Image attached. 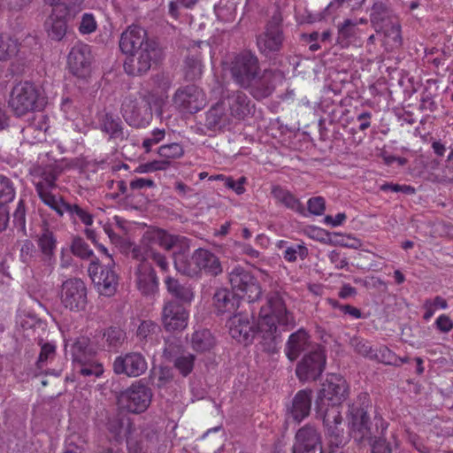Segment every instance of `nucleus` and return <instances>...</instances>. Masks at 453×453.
<instances>
[{
	"label": "nucleus",
	"instance_id": "obj_54",
	"mask_svg": "<svg viewBox=\"0 0 453 453\" xmlns=\"http://www.w3.org/2000/svg\"><path fill=\"white\" fill-rule=\"evenodd\" d=\"M160 331V326L157 323L151 320H144L137 329V337L141 341H148L152 339L153 335L157 334Z\"/></svg>",
	"mask_w": 453,
	"mask_h": 453
},
{
	"label": "nucleus",
	"instance_id": "obj_28",
	"mask_svg": "<svg viewBox=\"0 0 453 453\" xmlns=\"http://www.w3.org/2000/svg\"><path fill=\"white\" fill-rule=\"evenodd\" d=\"M50 209L55 211L60 217L64 216V214H67L74 224L80 221L88 226L94 222V216L88 211L80 206L78 203L66 202L62 196H59V199Z\"/></svg>",
	"mask_w": 453,
	"mask_h": 453
},
{
	"label": "nucleus",
	"instance_id": "obj_12",
	"mask_svg": "<svg viewBox=\"0 0 453 453\" xmlns=\"http://www.w3.org/2000/svg\"><path fill=\"white\" fill-rule=\"evenodd\" d=\"M58 174L59 171L52 165L37 167L33 173V182L37 195L43 203L50 208L59 199V196L52 194V190L57 188L56 180H58Z\"/></svg>",
	"mask_w": 453,
	"mask_h": 453
},
{
	"label": "nucleus",
	"instance_id": "obj_34",
	"mask_svg": "<svg viewBox=\"0 0 453 453\" xmlns=\"http://www.w3.org/2000/svg\"><path fill=\"white\" fill-rule=\"evenodd\" d=\"M311 343L308 332L301 328L289 335L285 348L286 356L290 361H295L301 353L310 349Z\"/></svg>",
	"mask_w": 453,
	"mask_h": 453
},
{
	"label": "nucleus",
	"instance_id": "obj_55",
	"mask_svg": "<svg viewBox=\"0 0 453 453\" xmlns=\"http://www.w3.org/2000/svg\"><path fill=\"white\" fill-rule=\"evenodd\" d=\"M72 253L82 259H88L93 255V251L81 237H75L71 245Z\"/></svg>",
	"mask_w": 453,
	"mask_h": 453
},
{
	"label": "nucleus",
	"instance_id": "obj_64",
	"mask_svg": "<svg viewBox=\"0 0 453 453\" xmlns=\"http://www.w3.org/2000/svg\"><path fill=\"white\" fill-rule=\"evenodd\" d=\"M307 204L309 211L314 215L323 214L326 209L325 199L321 196L310 198Z\"/></svg>",
	"mask_w": 453,
	"mask_h": 453
},
{
	"label": "nucleus",
	"instance_id": "obj_11",
	"mask_svg": "<svg viewBox=\"0 0 453 453\" xmlns=\"http://www.w3.org/2000/svg\"><path fill=\"white\" fill-rule=\"evenodd\" d=\"M283 41L282 16L280 12H275L267 22L265 32L257 37V45L259 51L268 57L280 50Z\"/></svg>",
	"mask_w": 453,
	"mask_h": 453
},
{
	"label": "nucleus",
	"instance_id": "obj_21",
	"mask_svg": "<svg viewBox=\"0 0 453 453\" xmlns=\"http://www.w3.org/2000/svg\"><path fill=\"white\" fill-rule=\"evenodd\" d=\"M91 62L90 46L82 42L76 43L67 57L70 71L77 77L84 78L89 73Z\"/></svg>",
	"mask_w": 453,
	"mask_h": 453
},
{
	"label": "nucleus",
	"instance_id": "obj_10",
	"mask_svg": "<svg viewBox=\"0 0 453 453\" xmlns=\"http://www.w3.org/2000/svg\"><path fill=\"white\" fill-rule=\"evenodd\" d=\"M228 279L234 293L249 303L257 301L262 294L261 287L251 273L242 266H235L228 273Z\"/></svg>",
	"mask_w": 453,
	"mask_h": 453
},
{
	"label": "nucleus",
	"instance_id": "obj_2",
	"mask_svg": "<svg viewBox=\"0 0 453 453\" xmlns=\"http://www.w3.org/2000/svg\"><path fill=\"white\" fill-rule=\"evenodd\" d=\"M372 408L367 393H360L349 404L347 422L350 437L359 445H366L376 438L385 435L388 422L380 415H375L371 420L368 411Z\"/></svg>",
	"mask_w": 453,
	"mask_h": 453
},
{
	"label": "nucleus",
	"instance_id": "obj_24",
	"mask_svg": "<svg viewBox=\"0 0 453 453\" xmlns=\"http://www.w3.org/2000/svg\"><path fill=\"white\" fill-rule=\"evenodd\" d=\"M146 237L166 251L177 249V252L188 250L189 247L188 239L185 236L172 234L161 228H155L146 233Z\"/></svg>",
	"mask_w": 453,
	"mask_h": 453
},
{
	"label": "nucleus",
	"instance_id": "obj_1",
	"mask_svg": "<svg viewBox=\"0 0 453 453\" xmlns=\"http://www.w3.org/2000/svg\"><path fill=\"white\" fill-rule=\"evenodd\" d=\"M228 71L238 86L248 89L256 99L269 96L274 90V72L261 70L257 57L251 51H242L229 63Z\"/></svg>",
	"mask_w": 453,
	"mask_h": 453
},
{
	"label": "nucleus",
	"instance_id": "obj_29",
	"mask_svg": "<svg viewBox=\"0 0 453 453\" xmlns=\"http://www.w3.org/2000/svg\"><path fill=\"white\" fill-rule=\"evenodd\" d=\"M194 260L198 267V277L203 273L206 275L216 277L223 272L219 258L209 250L196 249L194 251Z\"/></svg>",
	"mask_w": 453,
	"mask_h": 453
},
{
	"label": "nucleus",
	"instance_id": "obj_53",
	"mask_svg": "<svg viewBox=\"0 0 453 453\" xmlns=\"http://www.w3.org/2000/svg\"><path fill=\"white\" fill-rule=\"evenodd\" d=\"M195 356L190 353L181 354L173 360L176 369L184 376H188L194 368Z\"/></svg>",
	"mask_w": 453,
	"mask_h": 453
},
{
	"label": "nucleus",
	"instance_id": "obj_48",
	"mask_svg": "<svg viewBox=\"0 0 453 453\" xmlns=\"http://www.w3.org/2000/svg\"><path fill=\"white\" fill-rule=\"evenodd\" d=\"M106 347L109 350L118 349L127 338L126 332L119 326H110L103 334Z\"/></svg>",
	"mask_w": 453,
	"mask_h": 453
},
{
	"label": "nucleus",
	"instance_id": "obj_5",
	"mask_svg": "<svg viewBox=\"0 0 453 453\" xmlns=\"http://www.w3.org/2000/svg\"><path fill=\"white\" fill-rule=\"evenodd\" d=\"M349 395V386L347 380L340 374L331 373L326 376L318 393L316 400L317 412H322L328 406H337L341 410V404Z\"/></svg>",
	"mask_w": 453,
	"mask_h": 453
},
{
	"label": "nucleus",
	"instance_id": "obj_41",
	"mask_svg": "<svg viewBox=\"0 0 453 453\" xmlns=\"http://www.w3.org/2000/svg\"><path fill=\"white\" fill-rule=\"evenodd\" d=\"M128 418L114 416L110 418L107 422V429L116 441H120L123 436L127 438L130 430L134 428Z\"/></svg>",
	"mask_w": 453,
	"mask_h": 453
},
{
	"label": "nucleus",
	"instance_id": "obj_6",
	"mask_svg": "<svg viewBox=\"0 0 453 453\" xmlns=\"http://www.w3.org/2000/svg\"><path fill=\"white\" fill-rule=\"evenodd\" d=\"M10 69L14 74L24 73L33 61V55L19 41L8 35L0 34V62L12 60Z\"/></svg>",
	"mask_w": 453,
	"mask_h": 453
},
{
	"label": "nucleus",
	"instance_id": "obj_33",
	"mask_svg": "<svg viewBox=\"0 0 453 453\" xmlns=\"http://www.w3.org/2000/svg\"><path fill=\"white\" fill-rule=\"evenodd\" d=\"M312 400V390L303 389L299 390L292 400V405L288 409V414L290 417L297 422H301L303 419L310 415Z\"/></svg>",
	"mask_w": 453,
	"mask_h": 453
},
{
	"label": "nucleus",
	"instance_id": "obj_4",
	"mask_svg": "<svg viewBox=\"0 0 453 453\" xmlns=\"http://www.w3.org/2000/svg\"><path fill=\"white\" fill-rule=\"evenodd\" d=\"M45 104L38 87L30 81H20L11 90L8 106L13 115L21 118L41 110Z\"/></svg>",
	"mask_w": 453,
	"mask_h": 453
},
{
	"label": "nucleus",
	"instance_id": "obj_26",
	"mask_svg": "<svg viewBox=\"0 0 453 453\" xmlns=\"http://www.w3.org/2000/svg\"><path fill=\"white\" fill-rule=\"evenodd\" d=\"M128 453H148L157 442V435L153 430H140L134 427L126 438Z\"/></svg>",
	"mask_w": 453,
	"mask_h": 453
},
{
	"label": "nucleus",
	"instance_id": "obj_16",
	"mask_svg": "<svg viewBox=\"0 0 453 453\" xmlns=\"http://www.w3.org/2000/svg\"><path fill=\"white\" fill-rule=\"evenodd\" d=\"M61 303L72 311H80L87 304V288L85 283L77 278L68 279L61 288Z\"/></svg>",
	"mask_w": 453,
	"mask_h": 453
},
{
	"label": "nucleus",
	"instance_id": "obj_7",
	"mask_svg": "<svg viewBox=\"0 0 453 453\" xmlns=\"http://www.w3.org/2000/svg\"><path fill=\"white\" fill-rule=\"evenodd\" d=\"M152 396L151 388L144 380H139L120 393L119 402L129 412L138 414L148 409Z\"/></svg>",
	"mask_w": 453,
	"mask_h": 453
},
{
	"label": "nucleus",
	"instance_id": "obj_46",
	"mask_svg": "<svg viewBox=\"0 0 453 453\" xmlns=\"http://www.w3.org/2000/svg\"><path fill=\"white\" fill-rule=\"evenodd\" d=\"M38 246L45 257L50 259L54 256L57 247V239L52 231L43 227L38 236Z\"/></svg>",
	"mask_w": 453,
	"mask_h": 453
},
{
	"label": "nucleus",
	"instance_id": "obj_51",
	"mask_svg": "<svg viewBox=\"0 0 453 453\" xmlns=\"http://www.w3.org/2000/svg\"><path fill=\"white\" fill-rule=\"evenodd\" d=\"M372 360H376L385 365L397 366L399 357H397L387 346H380L379 348L374 349Z\"/></svg>",
	"mask_w": 453,
	"mask_h": 453
},
{
	"label": "nucleus",
	"instance_id": "obj_61",
	"mask_svg": "<svg viewBox=\"0 0 453 453\" xmlns=\"http://www.w3.org/2000/svg\"><path fill=\"white\" fill-rule=\"evenodd\" d=\"M149 260L153 261L162 272H167L169 269L166 257L154 248L151 249V251H149Z\"/></svg>",
	"mask_w": 453,
	"mask_h": 453
},
{
	"label": "nucleus",
	"instance_id": "obj_32",
	"mask_svg": "<svg viewBox=\"0 0 453 453\" xmlns=\"http://www.w3.org/2000/svg\"><path fill=\"white\" fill-rule=\"evenodd\" d=\"M48 36L54 41H61L67 33L68 25L65 10L55 9L44 23Z\"/></svg>",
	"mask_w": 453,
	"mask_h": 453
},
{
	"label": "nucleus",
	"instance_id": "obj_47",
	"mask_svg": "<svg viewBox=\"0 0 453 453\" xmlns=\"http://www.w3.org/2000/svg\"><path fill=\"white\" fill-rule=\"evenodd\" d=\"M203 73L201 56L198 53L187 56L184 64L185 78L188 81L199 79Z\"/></svg>",
	"mask_w": 453,
	"mask_h": 453
},
{
	"label": "nucleus",
	"instance_id": "obj_35",
	"mask_svg": "<svg viewBox=\"0 0 453 453\" xmlns=\"http://www.w3.org/2000/svg\"><path fill=\"white\" fill-rule=\"evenodd\" d=\"M73 370L80 380L83 379L88 381H95L104 373L103 365L95 357L73 363Z\"/></svg>",
	"mask_w": 453,
	"mask_h": 453
},
{
	"label": "nucleus",
	"instance_id": "obj_36",
	"mask_svg": "<svg viewBox=\"0 0 453 453\" xmlns=\"http://www.w3.org/2000/svg\"><path fill=\"white\" fill-rule=\"evenodd\" d=\"M239 296L230 290L221 288L216 291L213 296L214 306L219 313H231L236 311L239 306Z\"/></svg>",
	"mask_w": 453,
	"mask_h": 453
},
{
	"label": "nucleus",
	"instance_id": "obj_62",
	"mask_svg": "<svg viewBox=\"0 0 453 453\" xmlns=\"http://www.w3.org/2000/svg\"><path fill=\"white\" fill-rule=\"evenodd\" d=\"M437 109V104L434 100L433 95L427 90L421 94L419 110L425 111L434 112Z\"/></svg>",
	"mask_w": 453,
	"mask_h": 453
},
{
	"label": "nucleus",
	"instance_id": "obj_19",
	"mask_svg": "<svg viewBox=\"0 0 453 453\" xmlns=\"http://www.w3.org/2000/svg\"><path fill=\"white\" fill-rule=\"evenodd\" d=\"M188 313L178 301L165 302L162 311V324L168 332L182 331L188 326Z\"/></svg>",
	"mask_w": 453,
	"mask_h": 453
},
{
	"label": "nucleus",
	"instance_id": "obj_38",
	"mask_svg": "<svg viewBox=\"0 0 453 453\" xmlns=\"http://www.w3.org/2000/svg\"><path fill=\"white\" fill-rule=\"evenodd\" d=\"M396 19L397 17L394 15L392 10L384 3L378 1L373 4L371 10L370 20L375 29L382 28L384 25Z\"/></svg>",
	"mask_w": 453,
	"mask_h": 453
},
{
	"label": "nucleus",
	"instance_id": "obj_13",
	"mask_svg": "<svg viewBox=\"0 0 453 453\" xmlns=\"http://www.w3.org/2000/svg\"><path fill=\"white\" fill-rule=\"evenodd\" d=\"M326 357L324 350L316 346L303 356L296 368V374L301 381H313L320 377L326 368Z\"/></svg>",
	"mask_w": 453,
	"mask_h": 453
},
{
	"label": "nucleus",
	"instance_id": "obj_3",
	"mask_svg": "<svg viewBox=\"0 0 453 453\" xmlns=\"http://www.w3.org/2000/svg\"><path fill=\"white\" fill-rule=\"evenodd\" d=\"M277 323L282 326L294 327V314L288 310L283 295L273 291L266 296V303L260 309L256 334L267 342H275L279 336Z\"/></svg>",
	"mask_w": 453,
	"mask_h": 453
},
{
	"label": "nucleus",
	"instance_id": "obj_45",
	"mask_svg": "<svg viewBox=\"0 0 453 453\" xmlns=\"http://www.w3.org/2000/svg\"><path fill=\"white\" fill-rule=\"evenodd\" d=\"M191 345L196 351H209L214 347L215 339L208 329L197 330L192 334Z\"/></svg>",
	"mask_w": 453,
	"mask_h": 453
},
{
	"label": "nucleus",
	"instance_id": "obj_14",
	"mask_svg": "<svg viewBox=\"0 0 453 453\" xmlns=\"http://www.w3.org/2000/svg\"><path fill=\"white\" fill-rule=\"evenodd\" d=\"M112 260L107 265H100L91 263L88 267L90 278L100 295L111 296L115 294L119 284V277L113 269Z\"/></svg>",
	"mask_w": 453,
	"mask_h": 453
},
{
	"label": "nucleus",
	"instance_id": "obj_59",
	"mask_svg": "<svg viewBox=\"0 0 453 453\" xmlns=\"http://www.w3.org/2000/svg\"><path fill=\"white\" fill-rule=\"evenodd\" d=\"M151 249L152 247L148 244H134L128 257L138 261L139 264L150 263L149 251H151Z\"/></svg>",
	"mask_w": 453,
	"mask_h": 453
},
{
	"label": "nucleus",
	"instance_id": "obj_58",
	"mask_svg": "<svg viewBox=\"0 0 453 453\" xmlns=\"http://www.w3.org/2000/svg\"><path fill=\"white\" fill-rule=\"evenodd\" d=\"M12 216L14 226L26 234V208L23 200L19 201Z\"/></svg>",
	"mask_w": 453,
	"mask_h": 453
},
{
	"label": "nucleus",
	"instance_id": "obj_20",
	"mask_svg": "<svg viewBox=\"0 0 453 453\" xmlns=\"http://www.w3.org/2000/svg\"><path fill=\"white\" fill-rule=\"evenodd\" d=\"M116 374L128 377H138L147 370L145 357L139 352H129L115 358L112 365Z\"/></svg>",
	"mask_w": 453,
	"mask_h": 453
},
{
	"label": "nucleus",
	"instance_id": "obj_30",
	"mask_svg": "<svg viewBox=\"0 0 453 453\" xmlns=\"http://www.w3.org/2000/svg\"><path fill=\"white\" fill-rule=\"evenodd\" d=\"M135 283L142 295H152L158 289L156 271L150 263L138 264L135 272Z\"/></svg>",
	"mask_w": 453,
	"mask_h": 453
},
{
	"label": "nucleus",
	"instance_id": "obj_25",
	"mask_svg": "<svg viewBox=\"0 0 453 453\" xmlns=\"http://www.w3.org/2000/svg\"><path fill=\"white\" fill-rule=\"evenodd\" d=\"M149 43L155 42L148 39L147 33L142 27L130 26L121 34L119 48L124 54L129 56Z\"/></svg>",
	"mask_w": 453,
	"mask_h": 453
},
{
	"label": "nucleus",
	"instance_id": "obj_17",
	"mask_svg": "<svg viewBox=\"0 0 453 453\" xmlns=\"http://www.w3.org/2000/svg\"><path fill=\"white\" fill-rule=\"evenodd\" d=\"M322 417L325 426L326 444L332 446H344L345 437L342 428V411L337 406H327L324 411L318 412Z\"/></svg>",
	"mask_w": 453,
	"mask_h": 453
},
{
	"label": "nucleus",
	"instance_id": "obj_9",
	"mask_svg": "<svg viewBox=\"0 0 453 453\" xmlns=\"http://www.w3.org/2000/svg\"><path fill=\"white\" fill-rule=\"evenodd\" d=\"M161 55V49L156 42L146 44L138 51L127 56L124 63L125 72L132 76L143 75L157 63Z\"/></svg>",
	"mask_w": 453,
	"mask_h": 453
},
{
	"label": "nucleus",
	"instance_id": "obj_37",
	"mask_svg": "<svg viewBox=\"0 0 453 453\" xmlns=\"http://www.w3.org/2000/svg\"><path fill=\"white\" fill-rule=\"evenodd\" d=\"M225 110L226 108L221 101L213 105L206 112L205 126L211 130H216L228 125L230 117Z\"/></svg>",
	"mask_w": 453,
	"mask_h": 453
},
{
	"label": "nucleus",
	"instance_id": "obj_50",
	"mask_svg": "<svg viewBox=\"0 0 453 453\" xmlns=\"http://www.w3.org/2000/svg\"><path fill=\"white\" fill-rule=\"evenodd\" d=\"M308 249L303 243H296L290 246H286L283 250V258L288 262H296L297 257L302 260L308 257Z\"/></svg>",
	"mask_w": 453,
	"mask_h": 453
},
{
	"label": "nucleus",
	"instance_id": "obj_39",
	"mask_svg": "<svg viewBox=\"0 0 453 453\" xmlns=\"http://www.w3.org/2000/svg\"><path fill=\"white\" fill-rule=\"evenodd\" d=\"M165 283L167 291L181 304L189 303L193 300L194 293L190 287L180 284L178 280L171 276L165 278Z\"/></svg>",
	"mask_w": 453,
	"mask_h": 453
},
{
	"label": "nucleus",
	"instance_id": "obj_56",
	"mask_svg": "<svg viewBox=\"0 0 453 453\" xmlns=\"http://www.w3.org/2000/svg\"><path fill=\"white\" fill-rule=\"evenodd\" d=\"M357 22L348 19L342 24L338 26V37L337 42L342 43L344 41L353 37L356 34Z\"/></svg>",
	"mask_w": 453,
	"mask_h": 453
},
{
	"label": "nucleus",
	"instance_id": "obj_18",
	"mask_svg": "<svg viewBox=\"0 0 453 453\" xmlns=\"http://www.w3.org/2000/svg\"><path fill=\"white\" fill-rule=\"evenodd\" d=\"M292 453H323L321 434L315 426L307 424L297 430Z\"/></svg>",
	"mask_w": 453,
	"mask_h": 453
},
{
	"label": "nucleus",
	"instance_id": "obj_52",
	"mask_svg": "<svg viewBox=\"0 0 453 453\" xmlns=\"http://www.w3.org/2000/svg\"><path fill=\"white\" fill-rule=\"evenodd\" d=\"M15 197V188L12 181L0 174V203L6 205Z\"/></svg>",
	"mask_w": 453,
	"mask_h": 453
},
{
	"label": "nucleus",
	"instance_id": "obj_63",
	"mask_svg": "<svg viewBox=\"0 0 453 453\" xmlns=\"http://www.w3.org/2000/svg\"><path fill=\"white\" fill-rule=\"evenodd\" d=\"M372 447V453H391L392 449L388 442H387L385 435L381 438H376L374 441L367 443Z\"/></svg>",
	"mask_w": 453,
	"mask_h": 453
},
{
	"label": "nucleus",
	"instance_id": "obj_60",
	"mask_svg": "<svg viewBox=\"0 0 453 453\" xmlns=\"http://www.w3.org/2000/svg\"><path fill=\"white\" fill-rule=\"evenodd\" d=\"M97 24L91 13H84L81 17L78 30L81 35H89L96 30Z\"/></svg>",
	"mask_w": 453,
	"mask_h": 453
},
{
	"label": "nucleus",
	"instance_id": "obj_27",
	"mask_svg": "<svg viewBox=\"0 0 453 453\" xmlns=\"http://www.w3.org/2000/svg\"><path fill=\"white\" fill-rule=\"evenodd\" d=\"M229 334L244 344L250 343L256 334L254 323L248 314H236L228 320Z\"/></svg>",
	"mask_w": 453,
	"mask_h": 453
},
{
	"label": "nucleus",
	"instance_id": "obj_42",
	"mask_svg": "<svg viewBox=\"0 0 453 453\" xmlns=\"http://www.w3.org/2000/svg\"><path fill=\"white\" fill-rule=\"evenodd\" d=\"M384 35V43L391 48H398L402 44L401 26L398 19H393L390 23L383 26L382 28L376 29Z\"/></svg>",
	"mask_w": 453,
	"mask_h": 453
},
{
	"label": "nucleus",
	"instance_id": "obj_43",
	"mask_svg": "<svg viewBox=\"0 0 453 453\" xmlns=\"http://www.w3.org/2000/svg\"><path fill=\"white\" fill-rule=\"evenodd\" d=\"M71 352L73 363L93 357L95 355L90 339L87 336L76 338L71 346Z\"/></svg>",
	"mask_w": 453,
	"mask_h": 453
},
{
	"label": "nucleus",
	"instance_id": "obj_22",
	"mask_svg": "<svg viewBox=\"0 0 453 453\" xmlns=\"http://www.w3.org/2000/svg\"><path fill=\"white\" fill-rule=\"evenodd\" d=\"M221 102L227 108L229 117L236 119H244L253 108L249 96L241 90L228 91Z\"/></svg>",
	"mask_w": 453,
	"mask_h": 453
},
{
	"label": "nucleus",
	"instance_id": "obj_44",
	"mask_svg": "<svg viewBox=\"0 0 453 453\" xmlns=\"http://www.w3.org/2000/svg\"><path fill=\"white\" fill-rule=\"evenodd\" d=\"M272 195L278 203L295 211L303 213V207L296 196L288 190L280 186H274L272 189Z\"/></svg>",
	"mask_w": 453,
	"mask_h": 453
},
{
	"label": "nucleus",
	"instance_id": "obj_31",
	"mask_svg": "<svg viewBox=\"0 0 453 453\" xmlns=\"http://www.w3.org/2000/svg\"><path fill=\"white\" fill-rule=\"evenodd\" d=\"M50 126L46 115H34L21 129L24 140L29 143L41 142L46 139V132Z\"/></svg>",
	"mask_w": 453,
	"mask_h": 453
},
{
	"label": "nucleus",
	"instance_id": "obj_15",
	"mask_svg": "<svg viewBox=\"0 0 453 453\" xmlns=\"http://www.w3.org/2000/svg\"><path fill=\"white\" fill-rule=\"evenodd\" d=\"M174 107L180 112L196 113L206 104L203 92L195 85L181 87L173 96Z\"/></svg>",
	"mask_w": 453,
	"mask_h": 453
},
{
	"label": "nucleus",
	"instance_id": "obj_57",
	"mask_svg": "<svg viewBox=\"0 0 453 453\" xmlns=\"http://www.w3.org/2000/svg\"><path fill=\"white\" fill-rule=\"evenodd\" d=\"M183 148L180 143L173 142L165 145H162L158 149V154L165 158H178L183 155Z\"/></svg>",
	"mask_w": 453,
	"mask_h": 453
},
{
	"label": "nucleus",
	"instance_id": "obj_23",
	"mask_svg": "<svg viewBox=\"0 0 453 453\" xmlns=\"http://www.w3.org/2000/svg\"><path fill=\"white\" fill-rule=\"evenodd\" d=\"M98 128L109 136V140L125 141L128 137V132L125 128L120 118L105 110L97 112Z\"/></svg>",
	"mask_w": 453,
	"mask_h": 453
},
{
	"label": "nucleus",
	"instance_id": "obj_49",
	"mask_svg": "<svg viewBox=\"0 0 453 453\" xmlns=\"http://www.w3.org/2000/svg\"><path fill=\"white\" fill-rule=\"evenodd\" d=\"M38 344L41 347V351L36 361V366L42 369L48 362L52 361L56 356V345L52 342H43L40 339Z\"/></svg>",
	"mask_w": 453,
	"mask_h": 453
},
{
	"label": "nucleus",
	"instance_id": "obj_40",
	"mask_svg": "<svg viewBox=\"0 0 453 453\" xmlns=\"http://www.w3.org/2000/svg\"><path fill=\"white\" fill-rule=\"evenodd\" d=\"M184 251L173 252L175 269L183 275L198 277V267L194 260V252L188 257L185 255Z\"/></svg>",
	"mask_w": 453,
	"mask_h": 453
},
{
	"label": "nucleus",
	"instance_id": "obj_8",
	"mask_svg": "<svg viewBox=\"0 0 453 453\" xmlns=\"http://www.w3.org/2000/svg\"><path fill=\"white\" fill-rule=\"evenodd\" d=\"M120 111L125 121L136 128L145 127L153 118L150 103L145 96H127Z\"/></svg>",
	"mask_w": 453,
	"mask_h": 453
}]
</instances>
